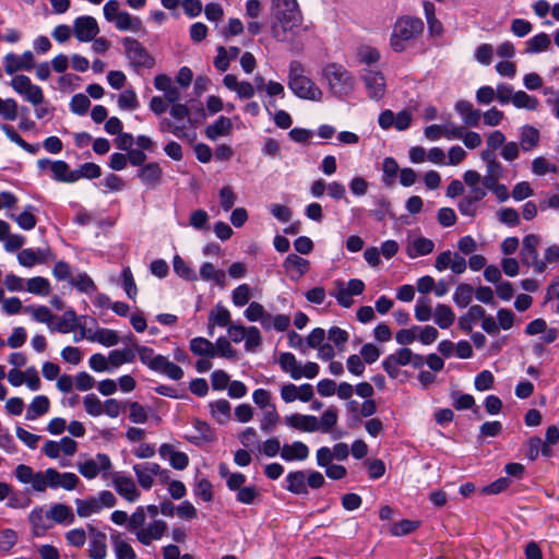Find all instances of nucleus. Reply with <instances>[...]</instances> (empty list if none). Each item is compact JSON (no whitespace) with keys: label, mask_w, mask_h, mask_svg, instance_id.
<instances>
[{"label":"nucleus","mask_w":559,"mask_h":559,"mask_svg":"<svg viewBox=\"0 0 559 559\" xmlns=\"http://www.w3.org/2000/svg\"><path fill=\"white\" fill-rule=\"evenodd\" d=\"M272 37L285 43L300 33L304 15L297 0H271Z\"/></svg>","instance_id":"1"},{"label":"nucleus","mask_w":559,"mask_h":559,"mask_svg":"<svg viewBox=\"0 0 559 559\" xmlns=\"http://www.w3.org/2000/svg\"><path fill=\"white\" fill-rule=\"evenodd\" d=\"M287 85L298 98L311 102H321L323 98L322 90L306 75V69L298 60H292L288 64Z\"/></svg>","instance_id":"2"},{"label":"nucleus","mask_w":559,"mask_h":559,"mask_svg":"<svg viewBox=\"0 0 559 559\" xmlns=\"http://www.w3.org/2000/svg\"><path fill=\"white\" fill-rule=\"evenodd\" d=\"M424 22L411 15H404L396 20L390 37V46L395 52L405 51L411 44L424 32Z\"/></svg>","instance_id":"3"},{"label":"nucleus","mask_w":559,"mask_h":559,"mask_svg":"<svg viewBox=\"0 0 559 559\" xmlns=\"http://www.w3.org/2000/svg\"><path fill=\"white\" fill-rule=\"evenodd\" d=\"M322 78L326 82L330 93L340 99L349 96L355 90L354 75L342 64H326L322 70Z\"/></svg>","instance_id":"4"},{"label":"nucleus","mask_w":559,"mask_h":559,"mask_svg":"<svg viewBox=\"0 0 559 559\" xmlns=\"http://www.w3.org/2000/svg\"><path fill=\"white\" fill-rule=\"evenodd\" d=\"M135 355L152 371L165 374L171 380H180L183 377V370L178 365L171 362L167 357L155 354L154 349L147 346L133 344Z\"/></svg>","instance_id":"5"},{"label":"nucleus","mask_w":559,"mask_h":559,"mask_svg":"<svg viewBox=\"0 0 559 559\" xmlns=\"http://www.w3.org/2000/svg\"><path fill=\"white\" fill-rule=\"evenodd\" d=\"M539 237L533 234L526 235V269L532 264L536 273H543L547 263L559 261V246L554 245L546 249L544 260L538 259L537 246Z\"/></svg>","instance_id":"6"},{"label":"nucleus","mask_w":559,"mask_h":559,"mask_svg":"<svg viewBox=\"0 0 559 559\" xmlns=\"http://www.w3.org/2000/svg\"><path fill=\"white\" fill-rule=\"evenodd\" d=\"M507 476L500 477L493 483L481 488L483 495H498L507 489L514 488L516 485L520 490V481L524 475V466L520 463H509L506 465Z\"/></svg>","instance_id":"7"},{"label":"nucleus","mask_w":559,"mask_h":559,"mask_svg":"<svg viewBox=\"0 0 559 559\" xmlns=\"http://www.w3.org/2000/svg\"><path fill=\"white\" fill-rule=\"evenodd\" d=\"M121 43L133 68L152 69L155 66L153 56L136 39L124 37Z\"/></svg>","instance_id":"8"},{"label":"nucleus","mask_w":559,"mask_h":559,"mask_svg":"<svg viewBox=\"0 0 559 559\" xmlns=\"http://www.w3.org/2000/svg\"><path fill=\"white\" fill-rule=\"evenodd\" d=\"M10 85L14 92L22 95L33 106H38L44 102V93L40 86L33 84L31 79L24 74L15 75Z\"/></svg>","instance_id":"9"},{"label":"nucleus","mask_w":559,"mask_h":559,"mask_svg":"<svg viewBox=\"0 0 559 559\" xmlns=\"http://www.w3.org/2000/svg\"><path fill=\"white\" fill-rule=\"evenodd\" d=\"M360 79L370 99L378 102L384 97L386 92V82L381 71L365 69L361 72Z\"/></svg>","instance_id":"10"},{"label":"nucleus","mask_w":559,"mask_h":559,"mask_svg":"<svg viewBox=\"0 0 559 559\" xmlns=\"http://www.w3.org/2000/svg\"><path fill=\"white\" fill-rule=\"evenodd\" d=\"M80 483L79 477L74 473H60L55 468H47L44 474L45 490L47 488L64 490H73Z\"/></svg>","instance_id":"11"},{"label":"nucleus","mask_w":559,"mask_h":559,"mask_svg":"<svg viewBox=\"0 0 559 559\" xmlns=\"http://www.w3.org/2000/svg\"><path fill=\"white\" fill-rule=\"evenodd\" d=\"M111 468V461L107 454L98 453L95 457L86 459L78 463L79 473L87 479H94L100 472Z\"/></svg>","instance_id":"12"},{"label":"nucleus","mask_w":559,"mask_h":559,"mask_svg":"<svg viewBox=\"0 0 559 559\" xmlns=\"http://www.w3.org/2000/svg\"><path fill=\"white\" fill-rule=\"evenodd\" d=\"M412 358V349L407 347L400 348L395 353L385 357V359L382 361V367L390 378L396 379L400 374V367L409 365Z\"/></svg>","instance_id":"13"},{"label":"nucleus","mask_w":559,"mask_h":559,"mask_svg":"<svg viewBox=\"0 0 559 559\" xmlns=\"http://www.w3.org/2000/svg\"><path fill=\"white\" fill-rule=\"evenodd\" d=\"M73 33L79 41H92L99 33L97 21L93 16H80L74 20Z\"/></svg>","instance_id":"14"},{"label":"nucleus","mask_w":559,"mask_h":559,"mask_svg":"<svg viewBox=\"0 0 559 559\" xmlns=\"http://www.w3.org/2000/svg\"><path fill=\"white\" fill-rule=\"evenodd\" d=\"M112 484L118 495L127 501L135 502L140 498L141 492L131 477L115 474Z\"/></svg>","instance_id":"15"},{"label":"nucleus","mask_w":559,"mask_h":559,"mask_svg":"<svg viewBox=\"0 0 559 559\" xmlns=\"http://www.w3.org/2000/svg\"><path fill=\"white\" fill-rule=\"evenodd\" d=\"M44 474L45 471L35 473L32 467L25 464L17 465L14 472V475L20 483L32 484L33 489L38 492L45 491Z\"/></svg>","instance_id":"16"},{"label":"nucleus","mask_w":559,"mask_h":559,"mask_svg":"<svg viewBox=\"0 0 559 559\" xmlns=\"http://www.w3.org/2000/svg\"><path fill=\"white\" fill-rule=\"evenodd\" d=\"M34 68V56L27 50L23 55L17 56L13 52L4 57V70L8 74H14L20 70H31Z\"/></svg>","instance_id":"17"},{"label":"nucleus","mask_w":559,"mask_h":559,"mask_svg":"<svg viewBox=\"0 0 559 559\" xmlns=\"http://www.w3.org/2000/svg\"><path fill=\"white\" fill-rule=\"evenodd\" d=\"M133 471L136 476L139 485L143 489H151L157 474H162V467L157 463L146 462L133 465Z\"/></svg>","instance_id":"18"},{"label":"nucleus","mask_w":559,"mask_h":559,"mask_svg":"<svg viewBox=\"0 0 559 559\" xmlns=\"http://www.w3.org/2000/svg\"><path fill=\"white\" fill-rule=\"evenodd\" d=\"M55 257L49 248L45 249H23L17 254L19 263L23 266L31 267L35 264L45 263L53 260Z\"/></svg>","instance_id":"19"},{"label":"nucleus","mask_w":559,"mask_h":559,"mask_svg":"<svg viewBox=\"0 0 559 559\" xmlns=\"http://www.w3.org/2000/svg\"><path fill=\"white\" fill-rule=\"evenodd\" d=\"M168 526L163 520H155L150 523L146 527L136 532V539L145 546L151 545L152 540L160 539L166 533Z\"/></svg>","instance_id":"20"},{"label":"nucleus","mask_w":559,"mask_h":559,"mask_svg":"<svg viewBox=\"0 0 559 559\" xmlns=\"http://www.w3.org/2000/svg\"><path fill=\"white\" fill-rule=\"evenodd\" d=\"M285 424L302 432L319 431V419L313 415L292 414L285 417Z\"/></svg>","instance_id":"21"},{"label":"nucleus","mask_w":559,"mask_h":559,"mask_svg":"<svg viewBox=\"0 0 559 559\" xmlns=\"http://www.w3.org/2000/svg\"><path fill=\"white\" fill-rule=\"evenodd\" d=\"M435 249V242L423 236L408 238L406 243V254L411 259H415L420 255H427Z\"/></svg>","instance_id":"22"},{"label":"nucleus","mask_w":559,"mask_h":559,"mask_svg":"<svg viewBox=\"0 0 559 559\" xmlns=\"http://www.w3.org/2000/svg\"><path fill=\"white\" fill-rule=\"evenodd\" d=\"M224 85L235 92L241 99H249L254 96L255 87L248 81L239 82L237 76L234 74H226L223 79Z\"/></svg>","instance_id":"23"},{"label":"nucleus","mask_w":559,"mask_h":559,"mask_svg":"<svg viewBox=\"0 0 559 559\" xmlns=\"http://www.w3.org/2000/svg\"><path fill=\"white\" fill-rule=\"evenodd\" d=\"M540 333V341L546 344L555 342L558 337L557 330L555 328L548 329L546 321L542 318L535 319L526 325V334L537 335Z\"/></svg>","instance_id":"24"},{"label":"nucleus","mask_w":559,"mask_h":559,"mask_svg":"<svg viewBox=\"0 0 559 559\" xmlns=\"http://www.w3.org/2000/svg\"><path fill=\"white\" fill-rule=\"evenodd\" d=\"M28 521L32 525L33 534L35 536H43L49 528L52 527V522L48 512L43 508H35L28 515Z\"/></svg>","instance_id":"25"},{"label":"nucleus","mask_w":559,"mask_h":559,"mask_svg":"<svg viewBox=\"0 0 559 559\" xmlns=\"http://www.w3.org/2000/svg\"><path fill=\"white\" fill-rule=\"evenodd\" d=\"M163 170L157 163H148L141 167L138 176L147 188L154 189L160 183Z\"/></svg>","instance_id":"26"},{"label":"nucleus","mask_w":559,"mask_h":559,"mask_svg":"<svg viewBox=\"0 0 559 559\" xmlns=\"http://www.w3.org/2000/svg\"><path fill=\"white\" fill-rule=\"evenodd\" d=\"M231 130H233L231 120L228 117L219 116L215 122H213L212 124H209L205 128L204 134L209 140L215 141L221 136L230 135Z\"/></svg>","instance_id":"27"},{"label":"nucleus","mask_w":559,"mask_h":559,"mask_svg":"<svg viewBox=\"0 0 559 559\" xmlns=\"http://www.w3.org/2000/svg\"><path fill=\"white\" fill-rule=\"evenodd\" d=\"M88 554L91 559H105L107 556V537L105 533L91 528Z\"/></svg>","instance_id":"28"},{"label":"nucleus","mask_w":559,"mask_h":559,"mask_svg":"<svg viewBox=\"0 0 559 559\" xmlns=\"http://www.w3.org/2000/svg\"><path fill=\"white\" fill-rule=\"evenodd\" d=\"M286 489L289 492L298 496L308 495L306 471L289 472L286 476Z\"/></svg>","instance_id":"29"},{"label":"nucleus","mask_w":559,"mask_h":559,"mask_svg":"<svg viewBox=\"0 0 559 559\" xmlns=\"http://www.w3.org/2000/svg\"><path fill=\"white\" fill-rule=\"evenodd\" d=\"M455 110L462 117L465 126L477 127L479 124L481 112L478 109H474L469 102L459 100L455 104Z\"/></svg>","instance_id":"30"},{"label":"nucleus","mask_w":559,"mask_h":559,"mask_svg":"<svg viewBox=\"0 0 559 559\" xmlns=\"http://www.w3.org/2000/svg\"><path fill=\"white\" fill-rule=\"evenodd\" d=\"M309 456V448L301 441H294L290 444H284L281 451V457L287 462L304 461Z\"/></svg>","instance_id":"31"},{"label":"nucleus","mask_w":559,"mask_h":559,"mask_svg":"<svg viewBox=\"0 0 559 559\" xmlns=\"http://www.w3.org/2000/svg\"><path fill=\"white\" fill-rule=\"evenodd\" d=\"M283 266L286 271H293L298 280L304 276L310 270V262L295 253H290L284 260ZM294 278V275H292Z\"/></svg>","instance_id":"32"},{"label":"nucleus","mask_w":559,"mask_h":559,"mask_svg":"<svg viewBox=\"0 0 559 559\" xmlns=\"http://www.w3.org/2000/svg\"><path fill=\"white\" fill-rule=\"evenodd\" d=\"M50 170L55 180L60 182H75L79 180V176L74 170H70L69 165L63 160H55L50 164Z\"/></svg>","instance_id":"33"},{"label":"nucleus","mask_w":559,"mask_h":559,"mask_svg":"<svg viewBox=\"0 0 559 559\" xmlns=\"http://www.w3.org/2000/svg\"><path fill=\"white\" fill-rule=\"evenodd\" d=\"M78 326V317L74 310L69 309L64 311V313L59 318L56 324L49 325L50 332H59L62 334H67L72 332Z\"/></svg>","instance_id":"34"},{"label":"nucleus","mask_w":559,"mask_h":559,"mask_svg":"<svg viewBox=\"0 0 559 559\" xmlns=\"http://www.w3.org/2000/svg\"><path fill=\"white\" fill-rule=\"evenodd\" d=\"M110 540L117 559H135V551L130 544L122 539L119 532L111 533Z\"/></svg>","instance_id":"35"},{"label":"nucleus","mask_w":559,"mask_h":559,"mask_svg":"<svg viewBox=\"0 0 559 559\" xmlns=\"http://www.w3.org/2000/svg\"><path fill=\"white\" fill-rule=\"evenodd\" d=\"M551 40L548 34L542 32L526 40V53H542L548 51Z\"/></svg>","instance_id":"36"},{"label":"nucleus","mask_w":559,"mask_h":559,"mask_svg":"<svg viewBox=\"0 0 559 559\" xmlns=\"http://www.w3.org/2000/svg\"><path fill=\"white\" fill-rule=\"evenodd\" d=\"M210 412L218 424L224 425L230 418L231 405L227 400H217L210 403Z\"/></svg>","instance_id":"37"},{"label":"nucleus","mask_w":559,"mask_h":559,"mask_svg":"<svg viewBox=\"0 0 559 559\" xmlns=\"http://www.w3.org/2000/svg\"><path fill=\"white\" fill-rule=\"evenodd\" d=\"M88 341L110 347L119 343V335L114 330L99 328L88 336Z\"/></svg>","instance_id":"38"},{"label":"nucleus","mask_w":559,"mask_h":559,"mask_svg":"<svg viewBox=\"0 0 559 559\" xmlns=\"http://www.w3.org/2000/svg\"><path fill=\"white\" fill-rule=\"evenodd\" d=\"M278 364L284 372L289 373L294 380L301 378L300 368L301 365L297 361L296 357L292 353H283L280 356Z\"/></svg>","instance_id":"39"},{"label":"nucleus","mask_w":559,"mask_h":559,"mask_svg":"<svg viewBox=\"0 0 559 559\" xmlns=\"http://www.w3.org/2000/svg\"><path fill=\"white\" fill-rule=\"evenodd\" d=\"M133 345L134 343L131 342ZM135 360L134 347H126L123 349H114L108 355L109 364L117 368L123 364L133 362Z\"/></svg>","instance_id":"40"},{"label":"nucleus","mask_w":559,"mask_h":559,"mask_svg":"<svg viewBox=\"0 0 559 559\" xmlns=\"http://www.w3.org/2000/svg\"><path fill=\"white\" fill-rule=\"evenodd\" d=\"M200 276L204 281H212L216 285L224 287L226 283V274L222 270L215 269L211 262H205L200 269Z\"/></svg>","instance_id":"41"},{"label":"nucleus","mask_w":559,"mask_h":559,"mask_svg":"<svg viewBox=\"0 0 559 559\" xmlns=\"http://www.w3.org/2000/svg\"><path fill=\"white\" fill-rule=\"evenodd\" d=\"M50 402L45 395H37L29 404L26 412V419L34 420L49 411Z\"/></svg>","instance_id":"42"},{"label":"nucleus","mask_w":559,"mask_h":559,"mask_svg":"<svg viewBox=\"0 0 559 559\" xmlns=\"http://www.w3.org/2000/svg\"><path fill=\"white\" fill-rule=\"evenodd\" d=\"M190 350L197 356L214 357L215 346L204 337H194L190 341Z\"/></svg>","instance_id":"43"},{"label":"nucleus","mask_w":559,"mask_h":559,"mask_svg":"<svg viewBox=\"0 0 559 559\" xmlns=\"http://www.w3.org/2000/svg\"><path fill=\"white\" fill-rule=\"evenodd\" d=\"M119 31H133L142 29V22L139 17L132 16L130 13L122 11L121 14L114 21Z\"/></svg>","instance_id":"44"},{"label":"nucleus","mask_w":559,"mask_h":559,"mask_svg":"<svg viewBox=\"0 0 559 559\" xmlns=\"http://www.w3.org/2000/svg\"><path fill=\"white\" fill-rule=\"evenodd\" d=\"M455 320V314L452 309L443 304H439L435 309V322L441 329L450 328Z\"/></svg>","instance_id":"45"},{"label":"nucleus","mask_w":559,"mask_h":559,"mask_svg":"<svg viewBox=\"0 0 559 559\" xmlns=\"http://www.w3.org/2000/svg\"><path fill=\"white\" fill-rule=\"evenodd\" d=\"M25 289L34 295L48 296L50 294L51 286L47 278L35 276L26 281Z\"/></svg>","instance_id":"46"},{"label":"nucleus","mask_w":559,"mask_h":559,"mask_svg":"<svg viewBox=\"0 0 559 559\" xmlns=\"http://www.w3.org/2000/svg\"><path fill=\"white\" fill-rule=\"evenodd\" d=\"M50 521L55 523H72L74 520V515L70 507L61 503L53 504L48 511Z\"/></svg>","instance_id":"47"},{"label":"nucleus","mask_w":559,"mask_h":559,"mask_svg":"<svg viewBox=\"0 0 559 559\" xmlns=\"http://www.w3.org/2000/svg\"><path fill=\"white\" fill-rule=\"evenodd\" d=\"M24 312L32 316V318L40 323H46L48 326L52 325V321L55 316L51 313L50 309L46 306H26L24 307Z\"/></svg>","instance_id":"48"},{"label":"nucleus","mask_w":559,"mask_h":559,"mask_svg":"<svg viewBox=\"0 0 559 559\" xmlns=\"http://www.w3.org/2000/svg\"><path fill=\"white\" fill-rule=\"evenodd\" d=\"M75 506L76 513L81 518H87L100 511V507L98 504L96 497H90L87 499H76Z\"/></svg>","instance_id":"49"},{"label":"nucleus","mask_w":559,"mask_h":559,"mask_svg":"<svg viewBox=\"0 0 559 559\" xmlns=\"http://www.w3.org/2000/svg\"><path fill=\"white\" fill-rule=\"evenodd\" d=\"M473 295L474 288L469 284H459L454 292L453 300L460 308H465L471 304Z\"/></svg>","instance_id":"50"},{"label":"nucleus","mask_w":559,"mask_h":559,"mask_svg":"<svg viewBox=\"0 0 559 559\" xmlns=\"http://www.w3.org/2000/svg\"><path fill=\"white\" fill-rule=\"evenodd\" d=\"M319 419V430L323 433H328L336 425L338 415L337 409L334 406L328 407Z\"/></svg>","instance_id":"51"},{"label":"nucleus","mask_w":559,"mask_h":559,"mask_svg":"<svg viewBox=\"0 0 559 559\" xmlns=\"http://www.w3.org/2000/svg\"><path fill=\"white\" fill-rule=\"evenodd\" d=\"M328 338L338 348L340 352H343L346 347V343L349 340V334L347 331L338 326H332L328 331Z\"/></svg>","instance_id":"52"},{"label":"nucleus","mask_w":559,"mask_h":559,"mask_svg":"<svg viewBox=\"0 0 559 559\" xmlns=\"http://www.w3.org/2000/svg\"><path fill=\"white\" fill-rule=\"evenodd\" d=\"M383 182L386 186H392L399 171V165L392 157H385L382 163Z\"/></svg>","instance_id":"53"},{"label":"nucleus","mask_w":559,"mask_h":559,"mask_svg":"<svg viewBox=\"0 0 559 559\" xmlns=\"http://www.w3.org/2000/svg\"><path fill=\"white\" fill-rule=\"evenodd\" d=\"M532 171L537 176H545L548 173L557 174L558 167L556 164L549 163L545 157H536L532 162Z\"/></svg>","instance_id":"54"},{"label":"nucleus","mask_w":559,"mask_h":559,"mask_svg":"<svg viewBox=\"0 0 559 559\" xmlns=\"http://www.w3.org/2000/svg\"><path fill=\"white\" fill-rule=\"evenodd\" d=\"M431 316L432 311L430 299L427 297L417 299L415 306V318L417 319V321L426 322L430 320Z\"/></svg>","instance_id":"55"},{"label":"nucleus","mask_w":559,"mask_h":559,"mask_svg":"<svg viewBox=\"0 0 559 559\" xmlns=\"http://www.w3.org/2000/svg\"><path fill=\"white\" fill-rule=\"evenodd\" d=\"M0 116L8 121H14L17 117L16 100L13 98L2 99L0 97Z\"/></svg>","instance_id":"56"},{"label":"nucleus","mask_w":559,"mask_h":559,"mask_svg":"<svg viewBox=\"0 0 559 559\" xmlns=\"http://www.w3.org/2000/svg\"><path fill=\"white\" fill-rule=\"evenodd\" d=\"M34 207L32 205H27L20 215L16 217L11 215V217L16 221L22 229L31 230L36 226V218L32 213Z\"/></svg>","instance_id":"57"},{"label":"nucleus","mask_w":559,"mask_h":559,"mask_svg":"<svg viewBox=\"0 0 559 559\" xmlns=\"http://www.w3.org/2000/svg\"><path fill=\"white\" fill-rule=\"evenodd\" d=\"M85 412L94 417L103 414L104 404L95 394H87L83 400Z\"/></svg>","instance_id":"58"},{"label":"nucleus","mask_w":559,"mask_h":559,"mask_svg":"<svg viewBox=\"0 0 559 559\" xmlns=\"http://www.w3.org/2000/svg\"><path fill=\"white\" fill-rule=\"evenodd\" d=\"M146 521L144 507H138L128 520L127 527L130 532H138L144 528Z\"/></svg>","instance_id":"59"},{"label":"nucleus","mask_w":559,"mask_h":559,"mask_svg":"<svg viewBox=\"0 0 559 559\" xmlns=\"http://www.w3.org/2000/svg\"><path fill=\"white\" fill-rule=\"evenodd\" d=\"M118 106L121 109L133 110L139 107L138 97L134 91L126 90L118 97Z\"/></svg>","instance_id":"60"},{"label":"nucleus","mask_w":559,"mask_h":559,"mask_svg":"<svg viewBox=\"0 0 559 559\" xmlns=\"http://www.w3.org/2000/svg\"><path fill=\"white\" fill-rule=\"evenodd\" d=\"M262 342L260 331L257 326L247 328V335L245 336V348L247 352H254Z\"/></svg>","instance_id":"61"},{"label":"nucleus","mask_w":559,"mask_h":559,"mask_svg":"<svg viewBox=\"0 0 559 559\" xmlns=\"http://www.w3.org/2000/svg\"><path fill=\"white\" fill-rule=\"evenodd\" d=\"M280 416L276 412L275 406H269V408L263 411V417L261 419L260 428L261 430L269 432L272 428L277 424Z\"/></svg>","instance_id":"62"},{"label":"nucleus","mask_w":559,"mask_h":559,"mask_svg":"<svg viewBox=\"0 0 559 559\" xmlns=\"http://www.w3.org/2000/svg\"><path fill=\"white\" fill-rule=\"evenodd\" d=\"M174 270L182 278L188 281H195V272L179 257L174 258Z\"/></svg>","instance_id":"63"},{"label":"nucleus","mask_w":559,"mask_h":559,"mask_svg":"<svg viewBox=\"0 0 559 559\" xmlns=\"http://www.w3.org/2000/svg\"><path fill=\"white\" fill-rule=\"evenodd\" d=\"M91 106L90 98L84 94H75L70 102L71 110L78 115H84Z\"/></svg>","instance_id":"64"}]
</instances>
